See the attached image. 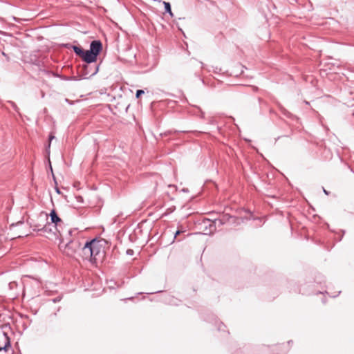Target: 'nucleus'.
<instances>
[{"instance_id": "nucleus-27", "label": "nucleus", "mask_w": 354, "mask_h": 354, "mask_svg": "<svg viewBox=\"0 0 354 354\" xmlns=\"http://www.w3.org/2000/svg\"><path fill=\"white\" fill-rule=\"evenodd\" d=\"M53 301L54 303H55V302L59 301V299L56 298V299H53Z\"/></svg>"}, {"instance_id": "nucleus-6", "label": "nucleus", "mask_w": 354, "mask_h": 354, "mask_svg": "<svg viewBox=\"0 0 354 354\" xmlns=\"http://www.w3.org/2000/svg\"><path fill=\"white\" fill-rule=\"evenodd\" d=\"M91 244L92 243L86 241L84 245L82 248H80L82 258L85 260L89 261L91 263H92V256H91Z\"/></svg>"}, {"instance_id": "nucleus-7", "label": "nucleus", "mask_w": 354, "mask_h": 354, "mask_svg": "<svg viewBox=\"0 0 354 354\" xmlns=\"http://www.w3.org/2000/svg\"><path fill=\"white\" fill-rule=\"evenodd\" d=\"M95 56H98L102 50V44L100 40H93L90 44V49Z\"/></svg>"}, {"instance_id": "nucleus-36", "label": "nucleus", "mask_w": 354, "mask_h": 354, "mask_svg": "<svg viewBox=\"0 0 354 354\" xmlns=\"http://www.w3.org/2000/svg\"><path fill=\"white\" fill-rule=\"evenodd\" d=\"M2 55L5 57H6V54L4 52H2Z\"/></svg>"}, {"instance_id": "nucleus-17", "label": "nucleus", "mask_w": 354, "mask_h": 354, "mask_svg": "<svg viewBox=\"0 0 354 354\" xmlns=\"http://www.w3.org/2000/svg\"><path fill=\"white\" fill-rule=\"evenodd\" d=\"M144 93H145V91L143 90L138 89V90L136 91V97L137 98H139Z\"/></svg>"}, {"instance_id": "nucleus-5", "label": "nucleus", "mask_w": 354, "mask_h": 354, "mask_svg": "<svg viewBox=\"0 0 354 354\" xmlns=\"http://www.w3.org/2000/svg\"><path fill=\"white\" fill-rule=\"evenodd\" d=\"M82 59L86 64H92L96 62L97 57L90 50H84Z\"/></svg>"}, {"instance_id": "nucleus-18", "label": "nucleus", "mask_w": 354, "mask_h": 354, "mask_svg": "<svg viewBox=\"0 0 354 354\" xmlns=\"http://www.w3.org/2000/svg\"><path fill=\"white\" fill-rule=\"evenodd\" d=\"M55 138V136L53 135V134H50L49 136V143L48 145V146L46 147V150H48L50 149V142Z\"/></svg>"}, {"instance_id": "nucleus-21", "label": "nucleus", "mask_w": 354, "mask_h": 354, "mask_svg": "<svg viewBox=\"0 0 354 354\" xmlns=\"http://www.w3.org/2000/svg\"><path fill=\"white\" fill-rule=\"evenodd\" d=\"M182 232L180 230H177L174 234V238H176L178 235H179Z\"/></svg>"}, {"instance_id": "nucleus-22", "label": "nucleus", "mask_w": 354, "mask_h": 354, "mask_svg": "<svg viewBox=\"0 0 354 354\" xmlns=\"http://www.w3.org/2000/svg\"><path fill=\"white\" fill-rule=\"evenodd\" d=\"M220 71H221V69H220V68H218V67H216V68L213 70V71H214V73H218Z\"/></svg>"}, {"instance_id": "nucleus-14", "label": "nucleus", "mask_w": 354, "mask_h": 354, "mask_svg": "<svg viewBox=\"0 0 354 354\" xmlns=\"http://www.w3.org/2000/svg\"><path fill=\"white\" fill-rule=\"evenodd\" d=\"M281 111H282V113L284 115H286V117L288 118H295V116H294L292 113H290V112H288L287 110H286L285 109L283 108H281Z\"/></svg>"}, {"instance_id": "nucleus-10", "label": "nucleus", "mask_w": 354, "mask_h": 354, "mask_svg": "<svg viewBox=\"0 0 354 354\" xmlns=\"http://www.w3.org/2000/svg\"><path fill=\"white\" fill-rule=\"evenodd\" d=\"M73 50L77 56L82 58L84 50L83 48L77 46H73Z\"/></svg>"}, {"instance_id": "nucleus-4", "label": "nucleus", "mask_w": 354, "mask_h": 354, "mask_svg": "<svg viewBox=\"0 0 354 354\" xmlns=\"http://www.w3.org/2000/svg\"><path fill=\"white\" fill-rule=\"evenodd\" d=\"M100 64H97L96 62L92 64H85L83 66L84 70V78H87L86 76L92 77L95 75L99 71Z\"/></svg>"}, {"instance_id": "nucleus-20", "label": "nucleus", "mask_w": 354, "mask_h": 354, "mask_svg": "<svg viewBox=\"0 0 354 354\" xmlns=\"http://www.w3.org/2000/svg\"><path fill=\"white\" fill-rule=\"evenodd\" d=\"M225 326H224V324L223 323H220L218 326V330H223V328H225Z\"/></svg>"}, {"instance_id": "nucleus-31", "label": "nucleus", "mask_w": 354, "mask_h": 354, "mask_svg": "<svg viewBox=\"0 0 354 354\" xmlns=\"http://www.w3.org/2000/svg\"><path fill=\"white\" fill-rule=\"evenodd\" d=\"M38 230H40V228H37V227H35V228L33 229V230L37 231V232H38Z\"/></svg>"}, {"instance_id": "nucleus-11", "label": "nucleus", "mask_w": 354, "mask_h": 354, "mask_svg": "<svg viewBox=\"0 0 354 354\" xmlns=\"http://www.w3.org/2000/svg\"><path fill=\"white\" fill-rule=\"evenodd\" d=\"M163 4H164V6H165V12L168 13L171 17H173L174 15H173V12L171 11L170 3L164 1Z\"/></svg>"}, {"instance_id": "nucleus-1", "label": "nucleus", "mask_w": 354, "mask_h": 354, "mask_svg": "<svg viewBox=\"0 0 354 354\" xmlns=\"http://www.w3.org/2000/svg\"><path fill=\"white\" fill-rule=\"evenodd\" d=\"M59 248L65 255L73 257L80 250L81 243L77 239H71L66 243L62 241Z\"/></svg>"}, {"instance_id": "nucleus-32", "label": "nucleus", "mask_w": 354, "mask_h": 354, "mask_svg": "<svg viewBox=\"0 0 354 354\" xmlns=\"http://www.w3.org/2000/svg\"><path fill=\"white\" fill-rule=\"evenodd\" d=\"M175 132H183V133H185V132H187V131H175Z\"/></svg>"}, {"instance_id": "nucleus-30", "label": "nucleus", "mask_w": 354, "mask_h": 354, "mask_svg": "<svg viewBox=\"0 0 354 354\" xmlns=\"http://www.w3.org/2000/svg\"><path fill=\"white\" fill-rule=\"evenodd\" d=\"M201 117H202V118H203V117H204L205 113H204V112H203L201 110Z\"/></svg>"}, {"instance_id": "nucleus-34", "label": "nucleus", "mask_w": 354, "mask_h": 354, "mask_svg": "<svg viewBox=\"0 0 354 354\" xmlns=\"http://www.w3.org/2000/svg\"><path fill=\"white\" fill-rule=\"evenodd\" d=\"M221 225H219V223H216V227H221Z\"/></svg>"}, {"instance_id": "nucleus-12", "label": "nucleus", "mask_w": 354, "mask_h": 354, "mask_svg": "<svg viewBox=\"0 0 354 354\" xmlns=\"http://www.w3.org/2000/svg\"><path fill=\"white\" fill-rule=\"evenodd\" d=\"M4 335L6 337V342H5V344L3 347H0V351H1L3 350L6 351L7 348L10 346V342L9 337L7 336V335L6 333H4Z\"/></svg>"}, {"instance_id": "nucleus-9", "label": "nucleus", "mask_w": 354, "mask_h": 354, "mask_svg": "<svg viewBox=\"0 0 354 354\" xmlns=\"http://www.w3.org/2000/svg\"><path fill=\"white\" fill-rule=\"evenodd\" d=\"M165 301L167 304L174 306H177L179 303V300L178 299L171 295H167L165 299Z\"/></svg>"}, {"instance_id": "nucleus-39", "label": "nucleus", "mask_w": 354, "mask_h": 354, "mask_svg": "<svg viewBox=\"0 0 354 354\" xmlns=\"http://www.w3.org/2000/svg\"><path fill=\"white\" fill-rule=\"evenodd\" d=\"M280 347L284 346V344L279 345Z\"/></svg>"}, {"instance_id": "nucleus-13", "label": "nucleus", "mask_w": 354, "mask_h": 354, "mask_svg": "<svg viewBox=\"0 0 354 354\" xmlns=\"http://www.w3.org/2000/svg\"><path fill=\"white\" fill-rule=\"evenodd\" d=\"M51 231H52V229L50 228V223L45 225L43 227L40 228V230H38V232H51Z\"/></svg>"}, {"instance_id": "nucleus-38", "label": "nucleus", "mask_w": 354, "mask_h": 354, "mask_svg": "<svg viewBox=\"0 0 354 354\" xmlns=\"http://www.w3.org/2000/svg\"><path fill=\"white\" fill-rule=\"evenodd\" d=\"M305 103H306V104H309V103H308V102H307V101H305Z\"/></svg>"}, {"instance_id": "nucleus-8", "label": "nucleus", "mask_w": 354, "mask_h": 354, "mask_svg": "<svg viewBox=\"0 0 354 354\" xmlns=\"http://www.w3.org/2000/svg\"><path fill=\"white\" fill-rule=\"evenodd\" d=\"M49 216H50V218L51 223L55 224L54 227L56 229L57 226L58 225V224L59 223H62V221L59 217V216L57 215V212H56V211L55 209L51 210V212H50Z\"/></svg>"}, {"instance_id": "nucleus-35", "label": "nucleus", "mask_w": 354, "mask_h": 354, "mask_svg": "<svg viewBox=\"0 0 354 354\" xmlns=\"http://www.w3.org/2000/svg\"><path fill=\"white\" fill-rule=\"evenodd\" d=\"M292 341L290 340L288 342V344H292Z\"/></svg>"}, {"instance_id": "nucleus-16", "label": "nucleus", "mask_w": 354, "mask_h": 354, "mask_svg": "<svg viewBox=\"0 0 354 354\" xmlns=\"http://www.w3.org/2000/svg\"><path fill=\"white\" fill-rule=\"evenodd\" d=\"M8 102L10 104V105L14 109V110L15 111H17V113H19V108L17 106V104L14 102H12V101H9Z\"/></svg>"}, {"instance_id": "nucleus-28", "label": "nucleus", "mask_w": 354, "mask_h": 354, "mask_svg": "<svg viewBox=\"0 0 354 354\" xmlns=\"http://www.w3.org/2000/svg\"><path fill=\"white\" fill-rule=\"evenodd\" d=\"M341 292V291H338V293L337 295H331V297H337V295H339V294Z\"/></svg>"}, {"instance_id": "nucleus-3", "label": "nucleus", "mask_w": 354, "mask_h": 354, "mask_svg": "<svg viewBox=\"0 0 354 354\" xmlns=\"http://www.w3.org/2000/svg\"><path fill=\"white\" fill-rule=\"evenodd\" d=\"M92 243L91 245V256H92V263H95L103 255V250L100 245L99 241L96 239L88 241Z\"/></svg>"}, {"instance_id": "nucleus-2", "label": "nucleus", "mask_w": 354, "mask_h": 354, "mask_svg": "<svg viewBox=\"0 0 354 354\" xmlns=\"http://www.w3.org/2000/svg\"><path fill=\"white\" fill-rule=\"evenodd\" d=\"M230 219L234 220V218L228 214H223L218 218H214V220H210L209 218H205L203 220V223L205 226V228L207 227L206 223H209V233H213L216 230V223H219L220 225H223L227 222H230Z\"/></svg>"}, {"instance_id": "nucleus-29", "label": "nucleus", "mask_w": 354, "mask_h": 354, "mask_svg": "<svg viewBox=\"0 0 354 354\" xmlns=\"http://www.w3.org/2000/svg\"><path fill=\"white\" fill-rule=\"evenodd\" d=\"M72 232H73V230H68V234H69V235H71Z\"/></svg>"}, {"instance_id": "nucleus-26", "label": "nucleus", "mask_w": 354, "mask_h": 354, "mask_svg": "<svg viewBox=\"0 0 354 354\" xmlns=\"http://www.w3.org/2000/svg\"><path fill=\"white\" fill-rule=\"evenodd\" d=\"M161 292H162L161 290H158V291H156V292H149L148 294H153V293Z\"/></svg>"}, {"instance_id": "nucleus-24", "label": "nucleus", "mask_w": 354, "mask_h": 354, "mask_svg": "<svg viewBox=\"0 0 354 354\" xmlns=\"http://www.w3.org/2000/svg\"><path fill=\"white\" fill-rule=\"evenodd\" d=\"M41 97H44L45 93L44 91H41Z\"/></svg>"}, {"instance_id": "nucleus-23", "label": "nucleus", "mask_w": 354, "mask_h": 354, "mask_svg": "<svg viewBox=\"0 0 354 354\" xmlns=\"http://www.w3.org/2000/svg\"><path fill=\"white\" fill-rule=\"evenodd\" d=\"M55 192H56L57 194H59L61 193V192H60L59 189L57 187H56L55 188Z\"/></svg>"}, {"instance_id": "nucleus-19", "label": "nucleus", "mask_w": 354, "mask_h": 354, "mask_svg": "<svg viewBox=\"0 0 354 354\" xmlns=\"http://www.w3.org/2000/svg\"><path fill=\"white\" fill-rule=\"evenodd\" d=\"M126 254L129 256H133L134 254V251L132 249H128L126 252Z\"/></svg>"}, {"instance_id": "nucleus-33", "label": "nucleus", "mask_w": 354, "mask_h": 354, "mask_svg": "<svg viewBox=\"0 0 354 354\" xmlns=\"http://www.w3.org/2000/svg\"><path fill=\"white\" fill-rule=\"evenodd\" d=\"M201 64V68H204V64L203 62H200Z\"/></svg>"}, {"instance_id": "nucleus-37", "label": "nucleus", "mask_w": 354, "mask_h": 354, "mask_svg": "<svg viewBox=\"0 0 354 354\" xmlns=\"http://www.w3.org/2000/svg\"><path fill=\"white\" fill-rule=\"evenodd\" d=\"M287 351H288V349H286V350L283 351V353H287Z\"/></svg>"}, {"instance_id": "nucleus-25", "label": "nucleus", "mask_w": 354, "mask_h": 354, "mask_svg": "<svg viewBox=\"0 0 354 354\" xmlns=\"http://www.w3.org/2000/svg\"><path fill=\"white\" fill-rule=\"evenodd\" d=\"M324 194H326V195H328V194H329L328 192V191H326L324 188Z\"/></svg>"}, {"instance_id": "nucleus-15", "label": "nucleus", "mask_w": 354, "mask_h": 354, "mask_svg": "<svg viewBox=\"0 0 354 354\" xmlns=\"http://www.w3.org/2000/svg\"><path fill=\"white\" fill-rule=\"evenodd\" d=\"M46 73H50V74H52L53 76L56 77H59V78H61L62 80H68L67 77H63L61 75H59L58 73H54V72H48V71H47Z\"/></svg>"}]
</instances>
